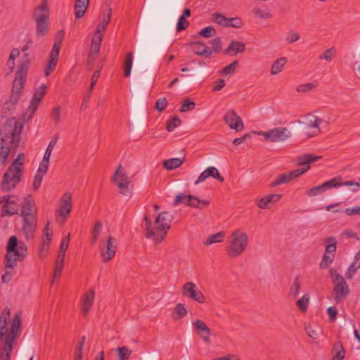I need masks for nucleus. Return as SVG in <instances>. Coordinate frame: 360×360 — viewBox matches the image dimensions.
I'll list each match as a JSON object with an SVG mask.
<instances>
[{"label": "nucleus", "instance_id": "61", "mask_svg": "<svg viewBox=\"0 0 360 360\" xmlns=\"http://www.w3.org/2000/svg\"><path fill=\"white\" fill-rule=\"evenodd\" d=\"M49 166V159H46V158H44L39 165V167L37 172L44 175L48 171Z\"/></svg>", "mask_w": 360, "mask_h": 360}, {"label": "nucleus", "instance_id": "34", "mask_svg": "<svg viewBox=\"0 0 360 360\" xmlns=\"http://www.w3.org/2000/svg\"><path fill=\"white\" fill-rule=\"evenodd\" d=\"M323 244L325 245V253L333 255L335 256L337 249V240L334 237H328L323 240Z\"/></svg>", "mask_w": 360, "mask_h": 360}, {"label": "nucleus", "instance_id": "16", "mask_svg": "<svg viewBox=\"0 0 360 360\" xmlns=\"http://www.w3.org/2000/svg\"><path fill=\"white\" fill-rule=\"evenodd\" d=\"M37 224V216H27L26 218H22V231L27 240H30L34 238Z\"/></svg>", "mask_w": 360, "mask_h": 360}, {"label": "nucleus", "instance_id": "18", "mask_svg": "<svg viewBox=\"0 0 360 360\" xmlns=\"http://www.w3.org/2000/svg\"><path fill=\"white\" fill-rule=\"evenodd\" d=\"M116 253V239L110 236L107 240L105 248L101 249V255L103 262L112 259Z\"/></svg>", "mask_w": 360, "mask_h": 360}, {"label": "nucleus", "instance_id": "64", "mask_svg": "<svg viewBox=\"0 0 360 360\" xmlns=\"http://www.w3.org/2000/svg\"><path fill=\"white\" fill-rule=\"evenodd\" d=\"M167 101L165 98H160L157 100L155 109L160 112L163 111L167 106Z\"/></svg>", "mask_w": 360, "mask_h": 360}, {"label": "nucleus", "instance_id": "27", "mask_svg": "<svg viewBox=\"0 0 360 360\" xmlns=\"http://www.w3.org/2000/svg\"><path fill=\"white\" fill-rule=\"evenodd\" d=\"M323 187L324 188V191H326L327 189H329L332 187L334 188H338L342 186H360V183L355 182L353 181H340V178H333L328 181L324 182L322 184Z\"/></svg>", "mask_w": 360, "mask_h": 360}, {"label": "nucleus", "instance_id": "54", "mask_svg": "<svg viewBox=\"0 0 360 360\" xmlns=\"http://www.w3.org/2000/svg\"><path fill=\"white\" fill-rule=\"evenodd\" d=\"M195 103L189 98H186L184 101V102L181 106L180 112H183L191 111V110H193L195 108Z\"/></svg>", "mask_w": 360, "mask_h": 360}, {"label": "nucleus", "instance_id": "33", "mask_svg": "<svg viewBox=\"0 0 360 360\" xmlns=\"http://www.w3.org/2000/svg\"><path fill=\"white\" fill-rule=\"evenodd\" d=\"M333 360H343L345 357V350L340 341L333 344L332 350Z\"/></svg>", "mask_w": 360, "mask_h": 360}, {"label": "nucleus", "instance_id": "43", "mask_svg": "<svg viewBox=\"0 0 360 360\" xmlns=\"http://www.w3.org/2000/svg\"><path fill=\"white\" fill-rule=\"evenodd\" d=\"M317 86L318 84L316 82L306 83L298 85L296 88V91L298 93L305 94L314 91L317 87Z\"/></svg>", "mask_w": 360, "mask_h": 360}, {"label": "nucleus", "instance_id": "49", "mask_svg": "<svg viewBox=\"0 0 360 360\" xmlns=\"http://www.w3.org/2000/svg\"><path fill=\"white\" fill-rule=\"evenodd\" d=\"M64 266V259L57 257L55 264V269L53 272V279H58L61 275V272Z\"/></svg>", "mask_w": 360, "mask_h": 360}, {"label": "nucleus", "instance_id": "32", "mask_svg": "<svg viewBox=\"0 0 360 360\" xmlns=\"http://www.w3.org/2000/svg\"><path fill=\"white\" fill-rule=\"evenodd\" d=\"M188 200L189 203H188V206L193 208H197L200 210H202L206 208L210 205V201L207 200H200L198 197H195L192 195H189Z\"/></svg>", "mask_w": 360, "mask_h": 360}, {"label": "nucleus", "instance_id": "26", "mask_svg": "<svg viewBox=\"0 0 360 360\" xmlns=\"http://www.w3.org/2000/svg\"><path fill=\"white\" fill-rule=\"evenodd\" d=\"M322 122V119L310 113L306 115L304 121L302 122V124L307 129L316 128V131L314 133V135H316L317 134L321 132L319 125Z\"/></svg>", "mask_w": 360, "mask_h": 360}, {"label": "nucleus", "instance_id": "41", "mask_svg": "<svg viewBox=\"0 0 360 360\" xmlns=\"http://www.w3.org/2000/svg\"><path fill=\"white\" fill-rule=\"evenodd\" d=\"M224 232L220 231L215 234L210 236L204 242V245L209 246L213 243L221 242L224 238Z\"/></svg>", "mask_w": 360, "mask_h": 360}, {"label": "nucleus", "instance_id": "15", "mask_svg": "<svg viewBox=\"0 0 360 360\" xmlns=\"http://www.w3.org/2000/svg\"><path fill=\"white\" fill-rule=\"evenodd\" d=\"M198 63L200 67L193 72L195 75L184 79L181 83V88H188L193 83L200 80L207 73L206 63L202 60H199Z\"/></svg>", "mask_w": 360, "mask_h": 360}, {"label": "nucleus", "instance_id": "14", "mask_svg": "<svg viewBox=\"0 0 360 360\" xmlns=\"http://www.w3.org/2000/svg\"><path fill=\"white\" fill-rule=\"evenodd\" d=\"M224 122L236 131H240L244 129L243 122L234 110H229L224 115Z\"/></svg>", "mask_w": 360, "mask_h": 360}, {"label": "nucleus", "instance_id": "13", "mask_svg": "<svg viewBox=\"0 0 360 360\" xmlns=\"http://www.w3.org/2000/svg\"><path fill=\"white\" fill-rule=\"evenodd\" d=\"M309 169L310 166H307L304 168H299L287 173H283L278 176V177L276 180L271 182L270 186L275 187L283 184L288 183L291 180L301 176L304 172L308 171Z\"/></svg>", "mask_w": 360, "mask_h": 360}, {"label": "nucleus", "instance_id": "1", "mask_svg": "<svg viewBox=\"0 0 360 360\" xmlns=\"http://www.w3.org/2000/svg\"><path fill=\"white\" fill-rule=\"evenodd\" d=\"M11 310L6 307L0 315V360H11L13 345L17 342L22 331L21 312H17L11 319Z\"/></svg>", "mask_w": 360, "mask_h": 360}, {"label": "nucleus", "instance_id": "52", "mask_svg": "<svg viewBox=\"0 0 360 360\" xmlns=\"http://www.w3.org/2000/svg\"><path fill=\"white\" fill-rule=\"evenodd\" d=\"M212 16L214 22L219 25L226 27L228 18L219 13H214L212 15Z\"/></svg>", "mask_w": 360, "mask_h": 360}, {"label": "nucleus", "instance_id": "20", "mask_svg": "<svg viewBox=\"0 0 360 360\" xmlns=\"http://www.w3.org/2000/svg\"><path fill=\"white\" fill-rule=\"evenodd\" d=\"M209 177H212L218 180L219 182L224 181V178L220 175L218 169L215 167H209L200 174L195 182V185L203 182Z\"/></svg>", "mask_w": 360, "mask_h": 360}, {"label": "nucleus", "instance_id": "19", "mask_svg": "<svg viewBox=\"0 0 360 360\" xmlns=\"http://www.w3.org/2000/svg\"><path fill=\"white\" fill-rule=\"evenodd\" d=\"M193 328L196 333L201 337L202 340L207 344L211 342L210 335H211L210 328L200 319H196L193 323Z\"/></svg>", "mask_w": 360, "mask_h": 360}, {"label": "nucleus", "instance_id": "53", "mask_svg": "<svg viewBox=\"0 0 360 360\" xmlns=\"http://www.w3.org/2000/svg\"><path fill=\"white\" fill-rule=\"evenodd\" d=\"M189 195H185L183 193H179L176 195L174 201L173 202V205L176 206L179 204H184L188 206V203L191 200H188Z\"/></svg>", "mask_w": 360, "mask_h": 360}, {"label": "nucleus", "instance_id": "3", "mask_svg": "<svg viewBox=\"0 0 360 360\" xmlns=\"http://www.w3.org/2000/svg\"><path fill=\"white\" fill-rule=\"evenodd\" d=\"M173 219L174 216L172 214L168 211H163L158 214L155 219V225L153 226L151 219L146 215L144 217L146 237L152 239L156 244L160 243L166 238Z\"/></svg>", "mask_w": 360, "mask_h": 360}, {"label": "nucleus", "instance_id": "42", "mask_svg": "<svg viewBox=\"0 0 360 360\" xmlns=\"http://www.w3.org/2000/svg\"><path fill=\"white\" fill-rule=\"evenodd\" d=\"M133 63V53L131 52H129L126 55V58L124 60V76L127 77L130 75L131 71V67Z\"/></svg>", "mask_w": 360, "mask_h": 360}, {"label": "nucleus", "instance_id": "45", "mask_svg": "<svg viewBox=\"0 0 360 360\" xmlns=\"http://www.w3.org/2000/svg\"><path fill=\"white\" fill-rule=\"evenodd\" d=\"M309 304V296L308 294L304 295L300 299L297 301V306L298 309L302 311H306Z\"/></svg>", "mask_w": 360, "mask_h": 360}, {"label": "nucleus", "instance_id": "12", "mask_svg": "<svg viewBox=\"0 0 360 360\" xmlns=\"http://www.w3.org/2000/svg\"><path fill=\"white\" fill-rule=\"evenodd\" d=\"M182 294L200 304H204L206 298L202 291L193 282H187L182 287Z\"/></svg>", "mask_w": 360, "mask_h": 360}, {"label": "nucleus", "instance_id": "30", "mask_svg": "<svg viewBox=\"0 0 360 360\" xmlns=\"http://www.w3.org/2000/svg\"><path fill=\"white\" fill-rule=\"evenodd\" d=\"M193 51L195 54L200 56L210 57L212 51L203 42L195 41L191 44Z\"/></svg>", "mask_w": 360, "mask_h": 360}, {"label": "nucleus", "instance_id": "9", "mask_svg": "<svg viewBox=\"0 0 360 360\" xmlns=\"http://www.w3.org/2000/svg\"><path fill=\"white\" fill-rule=\"evenodd\" d=\"M231 237V240L226 248V252L229 257L235 258L240 256L246 249L248 237L247 233L241 229L235 230Z\"/></svg>", "mask_w": 360, "mask_h": 360}, {"label": "nucleus", "instance_id": "58", "mask_svg": "<svg viewBox=\"0 0 360 360\" xmlns=\"http://www.w3.org/2000/svg\"><path fill=\"white\" fill-rule=\"evenodd\" d=\"M238 60H234L231 64L227 66H225L222 68L221 72L224 75H231L236 72V68L238 65Z\"/></svg>", "mask_w": 360, "mask_h": 360}, {"label": "nucleus", "instance_id": "60", "mask_svg": "<svg viewBox=\"0 0 360 360\" xmlns=\"http://www.w3.org/2000/svg\"><path fill=\"white\" fill-rule=\"evenodd\" d=\"M174 311L178 314L177 319H181L187 314V309L182 303H178L175 307Z\"/></svg>", "mask_w": 360, "mask_h": 360}, {"label": "nucleus", "instance_id": "7", "mask_svg": "<svg viewBox=\"0 0 360 360\" xmlns=\"http://www.w3.org/2000/svg\"><path fill=\"white\" fill-rule=\"evenodd\" d=\"M32 18L36 23L37 36H45L49 25V10L46 0H43L41 4L34 8Z\"/></svg>", "mask_w": 360, "mask_h": 360}, {"label": "nucleus", "instance_id": "21", "mask_svg": "<svg viewBox=\"0 0 360 360\" xmlns=\"http://www.w3.org/2000/svg\"><path fill=\"white\" fill-rule=\"evenodd\" d=\"M50 222L48 221L44 229V234L41 238V248L39 251V255L42 257L45 256L49 249V244L51 243L53 232L49 228Z\"/></svg>", "mask_w": 360, "mask_h": 360}, {"label": "nucleus", "instance_id": "29", "mask_svg": "<svg viewBox=\"0 0 360 360\" xmlns=\"http://www.w3.org/2000/svg\"><path fill=\"white\" fill-rule=\"evenodd\" d=\"M59 53L56 50L51 51L47 64L44 69V75L46 77L49 76L56 68L58 62Z\"/></svg>", "mask_w": 360, "mask_h": 360}, {"label": "nucleus", "instance_id": "8", "mask_svg": "<svg viewBox=\"0 0 360 360\" xmlns=\"http://www.w3.org/2000/svg\"><path fill=\"white\" fill-rule=\"evenodd\" d=\"M328 274L333 284L334 300L339 303L346 299L350 292L349 287L345 278L337 271L332 268L329 269Z\"/></svg>", "mask_w": 360, "mask_h": 360}, {"label": "nucleus", "instance_id": "40", "mask_svg": "<svg viewBox=\"0 0 360 360\" xmlns=\"http://www.w3.org/2000/svg\"><path fill=\"white\" fill-rule=\"evenodd\" d=\"M184 160L180 158H171L165 160L163 162L164 167L169 170L174 169L183 164Z\"/></svg>", "mask_w": 360, "mask_h": 360}, {"label": "nucleus", "instance_id": "59", "mask_svg": "<svg viewBox=\"0 0 360 360\" xmlns=\"http://www.w3.org/2000/svg\"><path fill=\"white\" fill-rule=\"evenodd\" d=\"M103 229V224L101 221H98L95 223L94 227L92 231L93 241L95 242L98 240L101 231Z\"/></svg>", "mask_w": 360, "mask_h": 360}, {"label": "nucleus", "instance_id": "23", "mask_svg": "<svg viewBox=\"0 0 360 360\" xmlns=\"http://www.w3.org/2000/svg\"><path fill=\"white\" fill-rule=\"evenodd\" d=\"M37 210L34 207V202L30 195H27L24 198L22 205L21 216L26 218L27 216H37Z\"/></svg>", "mask_w": 360, "mask_h": 360}, {"label": "nucleus", "instance_id": "5", "mask_svg": "<svg viewBox=\"0 0 360 360\" xmlns=\"http://www.w3.org/2000/svg\"><path fill=\"white\" fill-rule=\"evenodd\" d=\"M27 248L24 242L18 241L15 236L9 238L4 257L6 267L13 268L18 262L23 261L27 256Z\"/></svg>", "mask_w": 360, "mask_h": 360}, {"label": "nucleus", "instance_id": "39", "mask_svg": "<svg viewBox=\"0 0 360 360\" xmlns=\"http://www.w3.org/2000/svg\"><path fill=\"white\" fill-rule=\"evenodd\" d=\"M286 63L285 58H279L273 63L271 68V75H277L281 72Z\"/></svg>", "mask_w": 360, "mask_h": 360}, {"label": "nucleus", "instance_id": "36", "mask_svg": "<svg viewBox=\"0 0 360 360\" xmlns=\"http://www.w3.org/2000/svg\"><path fill=\"white\" fill-rule=\"evenodd\" d=\"M305 330L309 337L312 339H317L321 333L320 327L315 323H309L306 325Z\"/></svg>", "mask_w": 360, "mask_h": 360}, {"label": "nucleus", "instance_id": "57", "mask_svg": "<svg viewBox=\"0 0 360 360\" xmlns=\"http://www.w3.org/2000/svg\"><path fill=\"white\" fill-rule=\"evenodd\" d=\"M243 26L242 20L239 17L228 18L226 27L240 28Z\"/></svg>", "mask_w": 360, "mask_h": 360}, {"label": "nucleus", "instance_id": "38", "mask_svg": "<svg viewBox=\"0 0 360 360\" xmlns=\"http://www.w3.org/2000/svg\"><path fill=\"white\" fill-rule=\"evenodd\" d=\"M131 353L132 351L126 346L120 347L116 349L117 360H128Z\"/></svg>", "mask_w": 360, "mask_h": 360}, {"label": "nucleus", "instance_id": "11", "mask_svg": "<svg viewBox=\"0 0 360 360\" xmlns=\"http://www.w3.org/2000/svg\"><path fill=\"white\" fill-rule=\"evenodd\" d=\"M258 134L264 136L269 142H283L291 136V132L286 127H276L266 131H259Z\"/></svg>", "mask_w": 360, "mask_h": 360}, {"label": "nucleus", "instance_id": "35", "mask_svg": "<svg viewBox=\"0 0 360 360\" xmlns=\"http://www.w3.org/2000/svg\"><path fill=\"white\" fill-rule=\"evenodd\" d=\"M321 158V156H316L312 154H303L297 158L299 165H306L313 163Z\"/></svg>", "mask_w": 360, "mask_h": 360}, {"label": "nucleus", "instance_id": "50", "mask_svg": "<svg viewBox=\"0 0 360 360\" xmlns=\"http://www.w3.org/2000/svg\"><path fill=\"white\" fill-rule=\"evenodd\" d=\"M181 123V120L177 116H174L172 119L167 122L166 129L168 131H174L175 128L179 127Z\"/></svg>", "mask_w": 360, "mask_h": 360}, {"label": "nucleus", "instance_id": "10", "mask_svg": "<svg viewBox=\"0 0 360 360\" xmlns=\"http://www.w3.org/2000/svg\"><path fill=\"white\" fill-rule=\"evenodd\" d=\"M112 181L120 188V193L126 196H130L131 192L129 188L130 181L121 165H119L112 176Z\"/></svg>", "mask_w": 360, "mask_h": 360}, {"label": "nucleus", "instance_id": "28", "mask_svg": "<svg viewBox=\"0 0 360 360\" xmlns=\"http://www.w3.org/2000/svg\"><path fill=\"white\" fill-rule=\"evenodd\" d=\"M246 45L244 42L232 40L226 49L224 51V54L236 56L245 50Z\"/></svg>", "mask_w": 360, "mask_h": 360}, {"label": "nucleus", "instance_id": "56", "mask_svg": "<svg viewBox=\"0 0 360 360\" xmlns=\"http://www.w3.org/2000/svg\"><path fill=\"white\" fill-rule=\"evenodd\" d=\"M199 34L205 38H209L216 34V30L213 27L207 26L200 31Z\"/></svg>", "mask_w": 360, "mask_h": 360}, {"label": "nucleus", "instance_id": "22", "mask_svg": "<svg viewBox=\"0 0 360 360\" xmlns=\"http://www.w3.org/2000/svg\"><path fill=\"white\" fill-rule=\"evenodd\" d=\"M17 201L18 199L15 197L8 196L2 207L1 216L4 217L18 214Z\"/></svg>", "mask_w": 360, "mask_h": 360}, {"label": "nucleus", "instance_id": "37", "mask_svg": "<svg viewBox=\"0 0 360 360\" xmlns=\"http://www.w3.org/2000/svg\"><path fill=\"white\" fill-rule=\"evenodd\" d=\"M111 14H112V9L109 8L108 9V13L106 15H104L102 20L98 23L96 32L98 33H102L105 30L108 25L109 24L110 20H111Z\"/></svg>", "mask_w": 360, "mask_h": 360}, {"label": "nucleus", "instance_id": "25", "mask_svg": "<svg viewBox=\"0 0 360 360\" xmlns=\"http://www.w3.org/2000/svg\"><path fill=\"white\" fill-rule=\"evenodd\" d=\"M95 297V291L94 289L89 290L84 295H83L82 302V307L81 309L82 312L84 315H87L90 309L91 308Z\"/></svg>", "mask_w": 360, "mask_h": 360}, {"label": "nucleus", "instance_id": "63", "mask_svg": "<svg viewBox=\"0 0 360 360\" xmlns=\"http://www.w3.org/2000/svg\"><path fill=\"white\" fill-rule=\"evenodd\" d=\"M4 269L5 273L2 276L1 279L4 283H8V281H11V277L14 274L15 271L13 270V268H8L4 266Z\"/></svg>", "mask_w": 360, "mask_h": 360}, {"label": "nucleus", "instance_id": "4", "mask_svg": "<svg viewBox=\"0 0 360 360\" xmlns=\"http://www.w3.org/2000/svg\"><path fill=\"white\" fill-rule=\"evenodd\" d=\"M30 54L25 53L20 60L15 72V77L13 82L10 103L16 104L20 100L22 90L26 82V79L30 66Z\"/></svg>", "mask_w": 360, "mask_h": 360}, {"label": "nucleus", "instance_id": "46", "mask_svg": "<svg viewBox=\"0 0 360 360\" xmlns=\"http://www.w3.org/2000/svg\"><path fill=\"white\" fill-rule=\"evenodd\" d=\"M335 259V256L327 253L323 254L321 261L320 262V268L322 269H327L333 263Z\"/></svg>", "mask_w": 360, "mask_h": 360}, {"label": "nucleus", "instance_id": "62", "mask_svg": "<svg viewBox=\"0 0 360 360\" xmlns=\"http://www.w3.org/2000/svg\"><path fill=\"white\" fill-rule=\"evenodd\" d=\"M189 25V22L184 17L180 16L178 20L176 30L177 32H181L186 30Z\"/></svg>", "mask_w": 360, "mask_h": 360}, {"label": "nucleus", "instance_id": "31", "mask_svg": "<svg viewBox=\"0 0 360 360\" xmlns=\"http://www.w3.org/2000/svg\"><path fill=\"white\" fill-rule=\"evenodd\" d=\"M89 4V0H75L74 9H75V15L76 18H82Z\"/></svg>", "mask_w": 360, "mask_h": 360}, {"label": "nucleus", "instance_id": "6", "mask_svg": "<svg viewBox=\"0 0 360 360\" xmlns=\"http://www.w3.org/2000/svg\"><path fill=\"white\" fill-rule=\"evenodd\" d=\"M25 155L20 153L4 173L1 182L2 190L8 191L21 181Z\"/></svg>", "mask_w": 360, "mask_h": 360}, {"label": "nucleus", "instance_id": "17", "mask_svg": "<svg viewBox=\"0 0 360 360\" xmlns=\"http://www.w3.org/2000/svg\"><path fill=\"white\" fill-rule=\"evenodd\" d=\"M72 207V194L66 192L62 196L60 200V207L57 213L62 217L66 218L71 212Z\"/></svg>", "mask_w": 360, "mask_h": 360}, {"label": "nucleus", "instance_id": "55", "mask_svg": "<svg viewBox=\"0 0 360 360\" xmlns=\"http://www.w3.org/2000/svg\"><path fill=\"white\" fill-rule=\"evenodd\" d=\"M360 268V264H357L356 262H353L346 271V278L349 280L352 279L357 270Z\"/></svg>", "mask_w": 360, "mask_h": 360}, {"label": "nucleus", "instance_id": "24", "mask_svg": "<svg viewBox=\"0 0 360 360\" xmlns=\"http://www.w3.org/2000/svg\"><path fill=\"white\" fill-rule=\"evenodd\" d=\"M46 86L45 84H41L34 91L32 99L28 108L29 110L32 111V113H34L37 110L40 101L42 100L44 96L46 94Z\"/></svg>", "mask_w": 360, "mask_h": 360}, {"label": "nucleus", "instance_id": "51", "mask_svg": "<svg viewBox=\"0 0 360 360\" xmlns=\"http://www.w3.org/2000/svg\"><path fill=\"white\" fill-rule=\"evenodd\" d=\"M301 284L299 281L298 276H296L294 279L293 283L292 284L290 288V295L292 297L295 298L300 290Z\"/></svg>", "mask_w": 360, "mask_h": 360}, {"label": "nucleus", "instance_id": "48", "mask_svg": "<svg viewBox=\"0 0 360 360\" xmlns=\"http://www.w3.org/2000/svg\"><path fill=\"white\" fill-rule=\"evenodd\" d=\"M336 55V50L335 47H331L330 49H326L323 51V53L319 56V60H326V61H331L332 59Z\"/></svg>", "mask_w": 360, "mask_h": 360}, {"label": "nucleus", "instance_id": "44", "mask_svg": "<svg viewBox=\"0 0 360 360\" xmlns=\"http://www.w3.org/2000/svg\"><path fill=\"white\" fill-rule=\"evenodd\" d=\"M70 234L68 233L60 242L59 253L57 257L65 259V252L69 246Z\"/></svg>", "mask_w": 360, "mask_h": 360}, {"label": "nucleus", "instance_id": "2", "mask_svg": "<svg viewBox=\"0 0 360 360\" xmlns=\"http://www.w3.org/2000/svg\"><path fill=\"white\" fill-rule=\"evenodd\" d=\"M22 124L15 117L6 120L0 129V164L5 165L12 150L18 148Z\"/></svg>", "mask_w": 360, "mask_h": 360}, {"label": "nucleus", "instance_id": "47", "mask_svg": "<svg viewBox=\"0 0 360 360\" xmlns=\"http://www.w3.org/2000/svg\"><path fill=\"white\" fill-rule=\"evenodd\" d=\"M64 39V32L63 30L58 31L56 34V36L55 37V41L53 45L51 51L56 50V52L58 51L60 53V49H61V44Z\"/></svg>", "mask_w": 360, "mask_h": 360}]
</instances>
